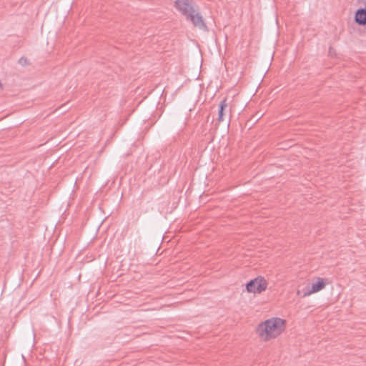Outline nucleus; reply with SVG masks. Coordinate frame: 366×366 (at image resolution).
Returning a JSON list of instances; mask_svg holds the SVG:
<instances>
[{
	"instance_id": "6",
	"label": "nucleus",
	"mask_w": 366,
	"mask_h": 366,
	"mask_svg": "<svg viewBox=\"0 0 366 366\" xmlns=\"http://www.w3.org/2000/svg\"><path fill=\"white\" fill-rule=\"evenodd\" d=\"M355 21L359 25H366V9H360L356 11Z\"/></svg>"
},
{
	"instance_id": "4",
	"label": "nucleus",
	"mask_w": 366,
	"mask_h": 366,
	"mask_svg": "<svg viewBox=\"0 0 366 366\" xmlns=\"http://www.w3.org/2000/svg\"><path fill=\"white\" fill-rule=\"evenodd\" d=\"M325 287V282L322 278H317V280L315 282L312 283L311 289L309 287H305L303 290L302 297H307L310 295L312 293L317 292L322 290Z\"/></svg>"
},
{
	"instance_id": "1",
	"label": "nucleus",
	"mask_w": 366,
	"mask_h": 366,
	"mask_svg": "<svg viewBox=\"0 0 366 366\" xmlns=\"http://www.w3.org/2000/svg\"><path fill=\"white\" fill-rule=\"evenodd\" d=\"M285 320L274 317L260 323L257 328V333L264 341L274 338L284 330Z\"/></svg>"
},
{
	"instance_id": "2",
	"label": "nucleus",
	"mask_w": 366,
	"mask_h": 366,
	"mask_svg": "<svg viewBox=\"0 0 366 366\" xmlns=\"http://www.w3.org/2000/svg\"><path fill=\"white\" fill-rule=\"evenodd\" d=\"M267 282L266 280L259 276L254 280H251L247 285L246 289L249 292L261 293L267 289Z\"/></svg>"
},
{
	"instance_id": "9",
	"label": "nucleus",
	"mask_w": 366,
	"mask_h": 366,
	"mask_svg": "<svg viewBox=\"0 0 366 366\" xmlns=\"http://www.w3.org/2000/svg\"><path fill=\"white\" fill-rule=\"evenodd\" d=\"M297 295H300V290L297 291Z\"/></svg>"
},
{
	"instance_id": "7",
	"label": "nucleus",
	"mask_w": 366,
	"mask_h": 366,
	"mask_svg": "<svg viewBox=\"0 0 366 366\" xmlns=\"http://www.w3.org/2000/svg\"><path fill=\"white\" fill-rule=\"evenodd\" d=\"M227 107L228 104L227 102V99H224L222 101H221L219 105L217 119L219 122H222L224 121V111Z\"/></svg>"
},
{
	"instance_id": "8",
	"label": "nucleus",
	"mask_w": 366,
	"mask_h": 366,
	"mask_svg": "<svg viewBox=\"0 0 366 366\" xmlns=\"http://www.w3.org/2000/svg\"><path fill=\"white\" fill-rule=\"evenodd\" d=\"M19 64L21 66H26L29 64V60L26 57H21L19 59Z\"/></svg>"
},
{
	"instance_id": "5",
	"label": "nucleus",
	"mask_w": 366,
	"mask_h": 366,
	"mask_svg": "<svg viewBox=\"0 0 366 366\" xmlns=\"http://www.w3.org/2000/svg\"><path fill=\"white\" fill-rule=\"evenodd\" d=\"M187 19L189 20L194 26L198 27L199 29L207 30V26L204 24L202 16L197 12V9L189 15Z\"/></svg>"
},
{
	"instance_id": "3",
	"label": "nucleus",
	"mask_w": 366,
	"mask_h": 366,
	"mask_svg": "<svg viewBox=\"0 0 366 366\" xmlns=\"http://www.w3.org/2000/svg\"><path fill=\"white\" fill-rule=\"evenodd\" d=\"M175 7L186 17L195 11V6L192 0H176Z\"/></svg>"
}]
</instances>
